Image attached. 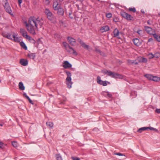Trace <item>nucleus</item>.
Instances as JSON below:
<instances>
[{"mask_svg": "<svg viewBox=\"0 0 160 160\" xmlns=\"http://www.w3.org/2000/svg\"><path fill=\"white\" fill-rule=\"evenodd\" d=\"M109 30V27L106 25L103 27H102L100 29V30L102 32L108 31Z\"/></svg>", "mask_w": 160, "mask_h": 160, "instance_id": "nucleus-16", "label": "nucleus"}, {"mask_svg": "<svg viewBox=\"0 0 160 160\" xmlns=\"http://www.w3.org/2000/svg\"><path fill=\"white\" fill-rule=\"evenodd\" d=\"M18 3L20 7H21V4L22 2V0H18Z\"/></svg>", "mask_w": 160, "mask_h": 160, "instance_id": "nucleus-49", "label": "nucleus"}, {"mask_svg": "<svg viewBox=\"0 0 160 160\" xmlns=\"http://www.w3.org/2000/svg\"><path fill=\"white\" fill-rule=\"evenodd\" d=\"M53 6L55 10H56L61 8L60 5L58 4L57 1H55L53 2Z\"/></svg>", "mask_w": 160, "mask_h": 160, "instance_id": "nucleus-12", "label": "nucleus"}, {"mask_svg": "<svg viewBox=\"0 0 160 160\" xmlns=\"http://www.w3.org/2000/svg\"><path fill=\"white\" fill-rule=\"evenodd\" d=\"M122 16L128 20L131 21L132 20L133 17L130 14L126 13L125 12H123L121 13Z\"/></svg>", "mask_w": 160, "mask_h": 160, "instance_id": "nucleus-5", "label": "nucleus"}, {"mask_svg": "<svg viewBox=\"0 0 160 160\" xmlns=\"http://www.w3.org/2000/svg\"><path fill=\"white\" fill-rule=\"evenodd\" d=\"M117 74L118 75L116 77H115L114 78H119L120 79H122L123 78V76L122 75L119 74L117 73Z\"/></svg>", "mask_w": 160, "mask_h": 160, "instance_id": "nucleus-39", "label": "nucleus"}, {"mask_svg": "<svg viewBox=\"0 0 160 160\" xmlns=\"http://www.w3.org/2000/svg\"><path fill=\"white\" fill-rule=\"evenodd\" d=\"M99 54L101 55H102V56H105V53L103 52H102V51H101V53H100Z\"/></svg>", "mask_w": 160, "mask_h": 160, "instance_id": "nucleus-52", "label": "nucleus"}, {"mask_svg": "<svg viewBox=\"0 0 160 160\" xmlns=\"http://www.w3.org/2000/svg\"><path fill=\"white\" fill-rule=\"evenodd\" d=\"M29 101V102L32 104L33 105L34 104L33 103V102L30 99Z\"/></svg>", "mask_w": 160, "mask_h": 160, "instance_id": "nucleus-56", "label": "nucleus"}, {"mask_svg": "<svg viewBox=\"0 0 160 160\" xmlns=\"http://www.w3.org/2000/svg\"><path fill=\"white\" fill-rule=\"evenodd\" d=\"M3 124H0V126H3Z\"/></svg>", "mask_w": 160, "mask_h": 160, "instance_id": "nucleus-63", "label": "nucleus"}, {"mask_svg": "<svg viewBox=\"0 0 160 160\" xmlns=\"http://www.w3.org/2000/svg\"><path fill=\"white\" fill-rule=\"evenodd\" d=\"M12 145L14 147L16 148L17 147L18 144L17 142L13 141L12 142Z\"/></svg>", "mask_w": 160, "mask_h": 160, "instance_id": "nucleus-35", "label": "nucleus"}, {"mask_svg": "<svg viewBox=\"0 0 160 160\" xmlns=\"http://www.w3.org/2000/svg\"><path fill=\"white\" fill-rule=\"evenodd\" d=\"M20 32L22 34L23 37L25 38H26L27 37V36L28 35L27 34V32L24 29H22V28H20Z\"/></svg>", "mask_w": 160, "mask_h": 160, "instance_id": "nucleus-15", "label": "nucleus"}, {"mask_svg": "<svg viewBox=\"0 0 160 160\" xmlns=\"http://www.w3.org/2000/svg\"><path fill=\"white\" fill-rule=\"evenodd\" d=\"M43 20L42 18H36L34 17H30L28 23L25 22L24 24L27 31L33 35L36 34L35 30H38V27L41 28L43 24Z\"/></svg>", "mask_w": 160, "mask_h": 160, "instance_id": "nucleus-1", "label": "nucleus"}, {"mask_svg": "<svg viewBox=\"0 0 160 160\" xmlns=\"http://www.w3.org/2000/svg\"><path fill=\"white\" fill-rule=\"evenodd\" d=\"M102 72L113 78L116 77L118 75L116 73L112 72L110 71L107 70H103L102 71Z\"/></svg>", "mask_w": 160, "mask_h": 160, "instance_id": "nucleus-3", "label": "nucleus"}, {"mask_svg": "<svg viewBox=\"0 0 160 160\" xmlns=\"http://www.w3.org/2000/svg\"><path fill=\"white\" fill-rule=\"evenodd\" d=\"M152 78V81L155 82H158L160 81V77H159L153 76V78Z\"/></svg>", "mask_w": 160, "mask_h": 160, "instance_id": "nucleus-27", "label": "nucleus"}, {"mask_svg": "<svg viewBox=\"0 0 160 160\" xmlns=\"http://www.w3.org/2000/svg\"><path fill=\"white\" fill-rule=\"evenodd\" d=\"M133 42L134 44L136 46H139L141 44V42H140L138 38H136L133 39Z\"/></svg>", "mask_w": 160, "mask_h": 160, "instance_id": "nucleus-17", "label": "nucleus"}, {"mask_svg": "<svg viewBox=\"0 0 160 160\" xmlns=\"http://www.w3.org/2000/svg\"><path fill=\"white\" fill-rule=\"evenodd\" d=\"M26 98L29 101L31 99L28 96Z\"/></svg>", "mask_w": 160, "mask_h": 160, "instance_id": "nucleus-57", "label": "nucleus"}, {"mask_svg": "<svg viewBox=\"0 0 160 160\" xmlns=\"http://www.w3.org/2000/svg\"><path fill=\"white\" fill-rule=\"evenodd\" d=\"M63 44L64 47L67 51L69 52H70V46L66 42H63Z\"/></svg>", "mask_w": 160, "mask_h": 160, "instance_id": "nucleus-19", "label": "nucleus"}, {"mask_svg": "<svg viewBox=\"0 0 160 160\" xmlns=\"http://www.w3.org/2000/svg\"><path fill=\"white\" fill-rule=\"evenodd\" d=\"M97 83L103 85V86H105L107 85V83H108V84H110V82H108L106 81H102L101 79V78L100 76H98L97 78Z\"/></svg>", "mask_w": 160, "mask_h": 160, "instance_id": "nucleus-6", "label": "nucleus"}, {"mask_svg": "<svg viewBox=\"0 0 160 160\" xmlns=\"http://www.w3.org/2000/svg\"><path fill=\"white\" fill-rule=\"evenodd\" d=\"M155 112H156L158 113H160V108L156 109L155 110Z\"/></svg>", "mask_w": 160, "mask_h": 160, "instance_id": "nucleus-50", "label": "nucleus"}, {"mask_svg": "<svg viewBox=\"0 0 160 160\" xmlns=\"http://www.w3.org/2000/svg\"><path fill=\"white\" fill-rule=\"evenodd\" d=\"M143 32L141 30H138L137 31V33L140 36H142Z\"/></svg>", "mask_w": 160, "mask_h": 160, "instance_id": "nucleus-32", "label": "nucleus"}, {"mask_svg": "<svg viewBox=\"0 0 160 160\" xmlns=\"http://www.w3.org/2000/svg\"><path fill=\"white\" fill-rule=\"evenodd\" d=\"M70 83H71V85L72 84V82H71H71H70Z\"/></svg>", "mask_w": 160, "mask_h": 160, "instance_id": "nucleus-59", "label": "nucleus"}, {"mask_svg": "<svg viewBox=\"0 0 160 160\" xmlns=\"http://www.w3.org/2000/svg\"><path fill=\"white\" fill-rule=\"evenodd\" d=\"M78 41L80 43L81 45L85 48L88 49V46L86 45L85 43L80 38L78 39Z\"/></svg>", "mask_w": 160, "mask_h": 160, "instance_id": "nucleus-14", "label": "nucleus"}, {"mask_svg": "<svg viewBox=\"0 0 160 160\" xmlns=\"http://www.w3.org/2000/svg\"><path fill=\"white\" fill-rule=\"evenodd\" d=\"M95 51L96 52L99 53H101V51L100 50L98 49L97 48H95Z\"/></svg>", "mask_w": 160, "mask_h": 160, "instance_id": "nucleus-46", "label": "nucleus"}, {"mask_svg": "<svg viewBox=\"0 0 160 160\" xmlns=\"http://www.w3.org/2000/svg\"><path fill=\"white\" fill-rule=\"evenodd\" d=\"M76 45V40L71 37V45L74 46Z\"/></svg>", "mask_w": 160, "mask_h": 160, "instance_id": "nucleus-23", "label": "nucleus"}, {"mask_svg": "<svg viewBox=\"0 0 160 160\" xmlns=\"http://www.w3.org/2000/svg\"><path fill=\"white\" fill-rule=\"evenodd\" d=\"M114 155H118V156H125V155L122 153H116L114 154Z\"/></svg>", "mask_w": 160, "mask_h": 160, "instance_id": "nucleus-41", "label": "nucleus"}, {"mask_svg": "<svg viewBox=\"0 0 160 160\" xmlns=\"http://www.w3.org/2000/svg\"><path fill=\"white\" fill-rule=\"evenodd\" d=\"M19 89L20 90H24L25 89V87L24 86L22 82H19L18 84Z\"/></svg>", "mask_w": 160, "mask_h": 160, "instance_id": "nucleus-26", "label": "nucleus"}, {"mask_svg": "<svg viewBox=\"0 0 160 160\" xmlns=\"http://www.w3.org/2000/svg\"><path fill=\"white\" fill-rule=\"evenodd\" d=\"M60 1L62 2L63 1V0H59Z\"/></svg>", "mask_w": 160, "mask_h": 160, "instance_id": "nucleus-64", "label": "nucleus"}, {"mask_svg": "<svg viewBox=\"0 0 160 160\" xmlns=\"http://www.w3.org/2000/svg\"><path fill=\"white\" fill-rule=\"evenodd\" d=\"M144 76L149 80L152 81V78H153V76L151 74H145L144 75Z\"/></svg>", "mask_w": 160, "mask_h": 160, "instance_id": "nucleus-22", "label": "nucleus"}, {"mask_svg": "<svg viewBox=\"0 0 160 160\" xmlns=\"http://www.w3.org/2000/svg\"><path fill=\"white\" fill-rule=\"evenodd\" d=\"M148 56L149 57V59H152L154 58V55L152 53H150L148 54Z\"/></svg>", "mask_w": 160, "mask_h": 160, "instance_id": "nucleus-36", "label": "nucleus"}, {"mask_svg": "<svg viewBox=\"0 0 160 160\" xmlns=\"http://www.w3.org/2000/svg\"><path fill=\"white\" fill-rule=\"evenodd\" d=\"M99 54L101 55H102V56H105V53L103 52H102V51H101V53H100Z\"/></svg>", "mask_w": 160, "mask_h": 160, "instance_id": "nucleus-51", "label": "nucleus"}, {"mask_svg": "<svg viewBox=\"0 0 160 160\" xmlns=\"http://www.w3.org/2000/svg\"><path fill=\"white\" fill-rule=\"evenodd\" d=\"M153 36L154 38L156 40L159 42H160V36L158 35L156 33H154L153 34Z\"/></svg>", "mask_w": 160, "mask_h": 160, "instance_id": "nucleus-25", "label": "nucleus"}, {"mask_svg": "<svg viewBox=\"0 0 160 160\" xmlns=\"http://www.w3.org/2000/svg\"><path fill=\"white\" fill-rule=\"evenodd\" d=\"M30 42L34 44H35L36 42L35 41L33 38L31 39V40L30 41Z\"/></svg>", "mask_w": 160, "mask_h": 160, "instance_id": "nucleus-47", "label": "nucleus"}, {"mask_svg": "<svg viewBox=\"0 0 160 160\" xmlns=\"http://www.w3.org/2000/svg\"><path fill=\"white\" fill-rule=\"evenodd\" d=\"M20 45L22 48H23L26 50L27 49V48L26 46V45L25 43L23 42H20Z\"/></svg>", "mask_w": 160, "mask_h": 160, "instance_id": "nucleus-29", "label": "nucleus"}, {"mask_svg": "<svg viewBox=\"0 0 160 160\" xmlns=\"http://www.w3.org/2000/svg\"><path fill=\"white\" fill-rule=\"evenodd\" d=\"M2 2L4 5L7 4L8 3V0H2Z\"/></svg>", "mask_w": 160, "mask_h": 160, "instance_id": "nucleus-44", "label": "nucleus"}, {"mask_svg": "<svg viewBox=\"0 0 160 160\" xmlns=\"http://www.w3.org/2000/svg\"><path fill=\"white\" fill-rule=\"evenodd\" d=\"M26 38L28 39L29 41H30L31 40V39H32V38L30 36L28 35L27 36V37Z\"/></svg>", "mask_w": 160, "mask_h": 160, "instance_id": "nucleus-45", "label": "nucleus"}, {"mask_svg": "<svg viewBox=\"0 0 160 160\" xmlns=\"http://www.w3.org/2000/svg\"><path fill=\"white\" fill-rule=\"evenodd\" d=\"M142 57H138L137 59H136L139 62L141 63L142 62Z\"/></svg>", "mask_w": 160, "mask_h": 160, "instance_id": "nucleus-43", "label": "nucleus"}, {"mask_svg": "<svg viewBox=\"0 0 160 160\" xmlns=\"http://www.w3.org/2000/svg\"><path fill=\"white\" fill-rule=\"evenodd\" d=\"M153 39H152V38H149L148 40V42H151V41H153Z\"/></svg>", "mask_w": 160, "mask_h": 160, "instance_id": "nucleus-54", "label": "nucleus"}, {"mask_svg": "<svg viewBox=\"0 0 160 160\" xmlns=\"http://www.w3.org/2000/svg\"><path fill=\"white\" fill-rule=\"evenodd\" d=\"M46 1H48V4L49 3V0H46Z\"/></svg>", "mask_w": 160, "mask_h": 160, "instance_id": "nucleus-60", "label": "nucleus"}, {"mask_svg": "<svg viewBox=\"0 0 160 160\" xmlns=\"http://www.w3.org/2000/svg\"><path fill=\"white\" fill-rule=\"evenodd\" d=\"M114 37H117L118 39H121V37L119 36V34H122V32H119V30L117 28H115L113 31Z\"/></svg>", "mask_w": 160, "mask_h": 160, "instance_id": "nucleus-9", "label": "nucleus"}, {"mask_svg": "<svg viewBox=\"0 0 160 160\" xmlns=\"http://www.w3.org/2000/svg\"><path fill=\"white\" fill-rule=\"evenodd\" d=\"M107 96L109 98H111L112 96V95L111 94L109 93L108 92H107Z\"/></svg>", "mask_w": 160, "mask_h": 160, "instance_id": "nucleus-48", "label": "nucleus"}, {"mask_svg": "<svg viewBox=\"0 0 160 160\" xmlns=\"http://www.w3.org/2000/svg\"><path fill=\"white\" fill-rule=\"evenodd\" d=\"M23 95V96L26 98L28 97L26 93H24Z\"/></svg>", "mask_w": 160, "mask_h": 160, "instance_id": "nucleus-55", "label": "nucleus"}, {"mask_svg": "<svg viewBox=\"0 0 160 160\" xmlns=\"http://www.w3.org/2000/svg\"><path fill=\"white\" fill-rule=\"evenodd\" d=\"M3 6L5 10L7 12L11 15H13V13H12L11 9L9 6V3H8L6 5H4Z\"/></svg>", "mask_w": 160, "mask_h": 160, "instance_id": "nucleus-10", "label": "nucleus"}, {"mask_svg": "<svg viewBox=\"0 0 160 160\" xmlns=\"http://www.w3.org/2000/svg\"><path fill=\"white\" fill-rule=\"evenodd\" d=\"M141 12H142L143 13H144L145 12H144V11L143 10H141Z\"/></svg>", "mask_w": 160, "mask_h": 160, "instance_id": "nucleus-58", "label": "nucleus"}, {"mask_svg": "<svg viewBox=\"0 0 160 160\" xmlns=\"http://www.w3.org/2000/svg\"><path fill=\"white\" fill-rule=\"evenodd\" d=\"M72 53V54L74 56H77L78 54L77 52L72 48L71 47V53Z\"/></svg>", "mask_w": 160, "mask_h": 160, "instance_id": "nucleus-30", "label": "nucleus"}, {"mask_svg": "<svg viewBox=\"0 0 160 160\" xmlns=\"http://www.w3.org/2000/svg\"><path fill=\"white\" fill-rule=\"evenodd\" d=\"M2 35L4 38L11 40H13L16 42H19L20 41L19 38L17 37L18 34L14 32L10 33L4 32H2Z\"/></svg>", "mask_w": 160, "mask_h": 160, "instance_id": "nucleus-2", "label": "nucleus"}, {"mask_svg": "<svg viewBox=\"0 0 160 160\" xmlns=\"http://www.w3.org/2000/svg\"><path fill=\"white\" fill-rule=\"evenodd\" d=\"M4 143L0 141V148L3 149L4 147Z\"/></svg>", "mask_w": 160, "mask_h": 160, "instance_id": "nucleus-37", "label": "nucleus"}, {"mask_svg": "<svg viewBox=\"0 0 160 160\" xmlns=\"http://www.w3.org/2000/svg\"><path fill=\"white\" fill-rule=\"evenodd\" d=\"M148 127H143L139 128L137 131V132L140 133L142 132L143 131H145L148 129Z\"/></svg>", "mask_w": 160, "mask_h": 160, "instance_id": "nucleus-24", "label": "nucleus"}, {"mask_svg": "<svg viewBox=\"0 0 160 160\" xmlns=\"http://www.w3.org/2000/svg\"><path fill=\"white\" fill-rule=\"evenodd\" d=\"M63 67L65 68H67L70 67V63L67 61H64Z\"/></svg>", "mask_w": 160, "mask_h": 160, "instance_id": "nucleus-20", "label": "nucleus"}, {"mask_svg": "<svg viewBox=\"0 0 160 160\" xmlns=\"http://www.w3.org/2000/svg\"><path fill=\"white\" fill-rule=\"evenodd\" d=\"M27 57L31 59H34L36 57V55L34 53H30L28 54Z\"/></svg>", "mask_w": 160, "mask_h": 160, "instance_id": "nucleus-21", "label": "nucleus"}, {"mask_svg": "<svg viewBox=\"0 0 160 160\" xmlns=\"http://www.w3.org/2000/svg\"><path fill=\"white\" fill-rule=\"evenodd\" d=\"M106 16L107 18H110L112 17V14L111 13H107L106 14Z\"/></svg>", "mask_w": 160, "mask_h": 160, "instance_id": "nucleus-40", "label": "nucleus"}, {"mask_svg": "<svg viewBox=\"0 0 160 160\" xmlns=\"http://www.w3.org/2000/svg\"><path fill=\"white\" fill-rule=\"evenodd\" d=\"M147 22L148 24V25H150L152 24V22H151L150 21V20H148L147 21Z\"/></svg>", "mask_w": 160, "mask_h": 160, "instance_id": "nucleus-53", "label": "nucleus"}, {"mask_svg": "<svg viewBox=\"0 0 160 160\" xmlns=\"http://www.w3.org/2000/svg\"><path fill=\"white\" fill-rule=\"evenodd\" d=\"M57 10V14L59 15L62 16L63 15L64 11L63 9L61 8H59Z\"/></svg>", "mask_w": 160, "mask_h": 160, "instance_id": "nucleus-18", "label": "nucleus"}, {"mask_svg": "<svg viewBox=\"0 0 160 160\" xmlns=\"http://www.w3.org/2000/svg\"><path fill=\"white\" fill-rule=\"evenodd\" d=\"M154 55V57L158 58L160 56V53L159 52H156Z\"/></svg>", "mask_w": 160, "mask_h": 160, "instance_id": "nucleus-38", "label": "nucleus"}, {"mask_svg": "<svg viewBox=\"0 0 160 160\" xmlns=\"http://www.w3.org/2000/svg\"><path fill=\"white\" fill-rule=\"evenodd\" d=\"M55 156L57 160H62V156L60 154H56Z\"/></svg>", "mask_w": 160, "mask_h": 160, "instance_id": "nucleus-31", "label": "nucleus"}, {"mask_svg": "<svg viewBox=\"0 0 160 160\" xmlns=\"http://www.w3.org/2000/svg\"><path fill=\"white\" fill-rule=\"evenodd\" d=\"M20 63L23 66H26L28 64V61L27 60L21 59L20 61Z\"/></svg>", "mask_w": 160, "mask_h": 160, "instance_id": "nucleus-13", "label": "nucleus"}, {"mask_svg": "<svg viewBox=\"0 0 160 160\" xmlns=\"http://www.w3.org/2000/svg\"><path fill=\"white\" fill-rule=\"evenodd\" d=\"M67 75V77L66 78L65 83L67 85L68 88H70V72L68 71H65Z\"/></svg>", "mask_w": 160, "mask_h": 160, "instance_id": "nucleus-8", "label": "nucleus"}, {"mask_svg": "<svg viewBox=\"0 0 160 160\" xmlns=\"http://www.w3.org/2000/svg\"><path fill=\"white\" fill-rule=\"evenodd\" d=\"M127 61L128 65H137L138 64V63L136 62L137 60H131L128 59Z\"/></svg>", "mask_w": 160, "mask_h": 160, "instance_id": "nucleus-11", "label": "nucleus"}, {"mask_svg": "<svg viewBox=\"0 0 160 160\" xmlns=\"http://www.w3.org/2000/svg\"><path fill=\"white\" fill-rule=\"evenodd\" d=\"M148 127V129H150V130H153L154 131H157L158 130L157 129H156V128H154L152 127Z\"/></svg>", "mask_w": 160, "mask_h": 160, "instance_id": "nucleus-42", "label": "nucleus"}, {"mask_svg": "<svg viewBox=\"0 0 160 160\" xmlns=\"http://www.w3.org/2000/svg\"><path fill=\"white\" fill-rule=\"evenodd\" d=\"M69 37H68V42H69L70 41V40L69 39Z\"/></svg>", "mask_w": 160, "mask_h": 160, "instance_id": "nucleus-61", "label": "nucleus"}, {"mask_svg": "<svg viewBox=\"0 0 160 160\" xmlns=\"http://www.w3.org/2000/svg\"><path fill=\"white\" fill-rule=\"evenodd\" d=\"M47 126L49 127L50 128H52L53 126V122H47L46 123Z\"/></svg>", "mask_w": 160, "mask_h": 160, "instance_id": "nucleus-28", "label": "nucleus"}, {"mask_svg": "<svg viewBox=\"0 0 160 160\" xmlns=\"http://www.w3.org/2000/svg\"><path fill=\"white\" fill-rule=\"evenodd\" d=\"M128 10L132 12H136V10L135 8H129Z\"/></svg>", "mask_w": 160, "mask_h": 160, "instance_id": "nucleus-33", "label": "nucleus"}, {"mask_svg": "<svg viewBox=\"0 0 160 160\" xmlns=\"http://www.w3.org/2000/svg\"><path fill=\"white\" fill-rule=\"evenodd\" d=\"M148 61L147 59L146 58H145L142 57V63H146Z\"/></svg>", "mask_w": 160, "mask_h": 160, "instance_id": "nucleus-34", "label": "nucleus"}, {"mask_svg": "<svg viewBox=\"0 0 160 160\" xmlns=\"http://www.w3.org/2000/svg\"><path fill=\"white\" fill-rule=\"evenodd\" d=\"M144 28L146 32L150 35H153L154 34L153 33L155 32V30L150 27L146 26H144Z\"/></svg>", "mask_w": 160, "mask_h": 160, "instance_id": "nucleus-7", "label": "nucleus"}, {"mask_svg": "<svg viewBox=\"0 0 160 160\" xmlns=\"http://www.w3.org/2000/svg\"><path fill=\"white\" fill-rule=\"evenodd\" d=\"M77 1H80L81 2H82L83 0H77Z\"/></svg>", "mask_w": 160, "mask_h": 160, "instance_id": "nucleus-62", "label": "nucleus"}, {"mask_svg": "<svg viewBox=\"0 0 160 160\" xmlns=\"http://www.w3.org/2000/svg\"><path fill=\"white\" fill-rule=\"evenodd\" d=\"M45 13L47 15L48 19L52 20L53 19L54 16L50 11L48 9L46 8L44 11Z\"/></svg>", "mask_w": 160, "mask_h": 160, "instance_id": "nucleus-4", "label": "nucleus"}]
</instances>
